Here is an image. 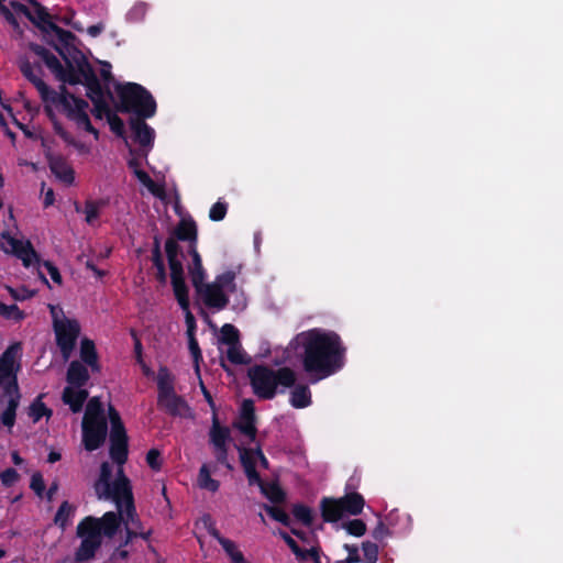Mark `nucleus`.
<instances>
[{
  "instance_id": "8",
  "label": "nucleus",
  "mask_w": 563,
  "mask_h": 563,
  "mask_svg": "<svg viewBox=\"0 0 563 563\" xmlns=\"http://www.w3.org/2000/svg\"><path fill=\"white\" fill-rule=\"evenodd\" d=\"M240 460L251 485H258L262 493L272 501H280L284 498V493L278 485L263 484L260 479V470L268 466L260 445L240 449Z\"/></svg>"
},
{
  "instance_id": "31",
  "label": "nucleus",
  "mask_w": 563,
  "mask_h": 563,
  "mask_svg": "<svg viewBox=\"0 0 563 563\" xmlns=\"http://www.w3.org/2000/svg\"><path fill=\"white\" fill-rule=\"evenodd\" d=\"M209 532L221 544V547H222L223 551L225 552L227 556L229 558V560L231 558H233L235 552L240 551V548H239V545L235 542H233L230 539H227V538L222 537L218 532V530L214 529L213 527L209 528Z\"/></svg>"
},
{
  "instance_id": "64",
  "label": "nucleus",
  "mask_w": 563,
  "mask_h": 563,
  "mask_svg": "<svg viewBox=\"0 0 563 563\" xmlns=\"http://www.w3.org/2000/svg\"><path fill=\"white\" fill-rule=\"evenodd\" d=\"M11 457H12V461H13V463H14L15 465H20V464H22V463H23V460H22V457L19 455V453H18V452H12Z\"/></svg>"
},
{
  "instance_id": "22",
  "label": "nucleus",
  "mask_w": 563,
  "mask_h": 563,
  "mask_svg": "<svg viewBox=\"0 0 563 563\" xmlns=\"http://www.w3.org/2000/svg\"><path fill=\"white\" fill-rule=\"evenodd\" d=\"M158 405L172 415L186 416L189 412L186 402L174 390L158 394Z\"/></svg>"
},
{
  "instance_id": "54",
  "label": "nucleus",
  "mask_w": 563,
  "mask_h": 563,
  "mask_svg": "<svg viewBox=\"0 0 563 563\" xmlns=\"http://www.w3.org/2000/svg\"><path fill=\"white\" fill-rule=\"evenodd\" d=\"M128 166L132 170L133 175L137 178V172H144L141 167V164L136 157H131L128 161Z\"/></svg>"
},
{
  "instance_id": "26",
  "label": "nucleus",
  "mask_w": 563,
  "mask_h": 563,
  "mask_svg": "<svg viewBox=\"0 0 563 563\" xmlns=\"http://www.w3.org/2000/svg\"><path fill=\"white\" fill-rule=\"evenodd\" d=\"M97 525L99 538L102 536L112 537L119 527V518L114 512H107L101 519L92 518Z\"/></svg>"
},
{
  "instance_id": "29",
  "label": "nucleus",
  "mask_w": 563,
  "mask_h": 563,
  "mask_svg": "<svg viewBox=\"0 0 563 563\" xmlns=\"http://www.w3.org/2000/svg\"><path fill=\"white\" fill-rule=\"evenodd\" d=\"M75 514V506L70 505L68 501H64L58 508L54 522L60 529H66L70 523Z\"/></svg>"
},
{
  "instance_id": "53",
  "label": "nucleus",
  "mask_w": 563,
  "mask_h": 563,
  "mask_svg": "<svg viewBox=\"0 0 563 563\" xmlns=\"http://www.w3.org/2000/svg\"><path fill=\"white\" fill-rule=\"evenodd\" d=\"M344 549L349 553L347 558L344 561H346L347 563H358V562H362V558L360 556L358 550H357L356 547L345 544Z\"/></svg>"
},
{
  "instance_id": "9",
  "label": "nucleus",
  "mask_w": 563,
  "mask_h": 563,
  "mask_svg": "<svg viewBox=\"0 0 563 563\" xmlns=\"http://www.w3.org/2000/svg\"><path fill=\"white\" fill-rule=\"evenodd\" d=\"M82 443L88 451L100 448L107 437V421L99 398H91L82 419Z\"/></svg>"
},
{
  "instance_id": "12",
  "label": "nucleus",
  "mask_w": 563,
  "mask_h": 563,
  "mask_svg": "<svg viewBox=\"0 0 563 563\" xmlns=\"http://www.w3.org/2000/svg\"><path fill=\"white\" fill-rule=\"evenodd\" d=\"M89 378L88 372L79 362H71L67 371V386L63 391V401L69 406L71 411L81 410L88 391L84 388Z\"/></svg>"
},
{
  "instance_id": "60",
  "label": "nucleus",
  "mask_w": 563,
  "mask_h": 563,
  "mask_svg": "<svg viewBox=\"0 0 563 563\" xmlns=\"http://www.w3.org/2000/svg\"><path fill=\"white\" fill-rule=\"evenodd\" d=\"M200 387H201V390H202V394L206 398V400L212 406L213 402H212V398H211V395L210 393L207 390V388L205 387L203 383L200 380Z\"/></svg>"
},
{
  "instance_id": "1",
  "label": "nucleus",
  "mask_w": 563,
  "mask_h": 563,
  "mask_svg": "<svg viewBox=\"0 0 563 563\" xmlns=\"http://www.w3.org/2000/svg\"><path fill=\"white\" fill-rule=\"evenodd\" d=\"M52 30L59 42L56 49L63 57L65 65H63L55 55L41 46H32L34 54L40 57L54 77L60 82L88 86V97L95 103L93 114L98 119L106 117L111 130L118 135H123V121L118 115L110 112L108 106L102 102L99 91L95 89L93 86L97 87L98 85L93 81L92 68L85 54L75 46V35L56 26H52Z\"/></svg>"
},
{
  "instance_id": "42",
  "label": "nucleus",
  "mask_w": 563,
  "mask_h": 563,
  "mask_svg": "<svg viewBox=\"0 0 563 563\" xmlns=\"http://www.w3.org/2000/svg\"><path fill=\"white\" fill-rule=\"evenodd\" d=\"M147 12V5L143 2L135 3L128 13V18L130 21L137 22L141 21Z\"/></svg>"
},
{
  "instance_id": "3",
  "label": "nucleus",
  "mask_w": 563,
  "mask_h": 563,
  "mask_svg": "<svg viewBox=\"0 0 563 563\" xmlns=\"http://www.w3.org/2000/svg\"><path fill=\"white\" fill-rule=\"evenodd\" d=\"M287 351L301 360L303 371L314 382L331 376L344 364L345 349L340 336L320 328L298 333Z\"/></svg>"
},
{
  "instance_id": "39",
  "label": "nucleus",
  "mask_w": 563,
  "mask_h": 563,
  "mask_svg": "<svg viewBox=\"0 0 563 563\" xmlns=\"http://www.w3.org/2000/svg\"><path fill=\"white\" fill-rule=\"evenodd\" d=\"M363 558L362 563H375L378 558V547L369 541L362 544Z\"/></svg>"
},
{
  "instance_id": "24",
  "label": "nucleus",
  "mask_w": 563,
  "mask_h": 563,
  "mask_svg": "<svg viewBox=\"0 0 563 563\" xmlns=\"http://www.w3.org/2000/svg\"><path fill=\"white\" fill-rule=\"evenodd\" d=\"M14 11L21 13L40 26H44L48 22V14L43 7L36 2H31L29 7L11 2Z\"/></svg>"
},
{
  "instance_id": "7",
  "label": "nucleus",
  "mask_w": 563,
  "mask_h": 563,
  "mask_svg": "<svg viewBox=\"0 0 563 563\" xmlns=\"http://www.w3.org/2000/svg\"><path fill=\"white\" fill-rule=\"evenodd\" d=\"M254 393L264 399H271L276 394L277 386L289 387L296 380V374L288 367L277 371L264 366H255L249 371Z\"/></svg>"
},
{
  "instance_id": "35",
  "label": "nucleus",
  "mask_w": 563,
  "mask_h": 563,
  "mask_svg": "<svg viewBox=\"0 0 563 563\" xmlns=\"http://www.w3.org/2000/svg\"><path fill=\"white\" fill-rule=\"evenodd\" d=\"M52 411L42 402L41 398L34 400L29 408V416L33 422L40 421L43 417L49 418Z\"/></svg>"
},
{
  "instance_id": "17",
  "label": "nucleus",
  "mask_w": 563,
  "mask_h": 563,
  "mask_svg": "<svg viewBox=\"0 0 563 563\" xmlns=\"http://www.w3.org/2000/svg\"><path fill=\"white\" fill-rule=\"evenodd\" d=\"M2 239L5 241L4 250L15 254L24 266L29 267L37 262L36 253L29 241L14 239L7 233L2 234Z\"/></svg>"
},
{
  "instance_id": "40",
  "label": "nucleus",
  "mask_w": 563,
  "mask_h": 563,
  "mask_svg": "<svg viewBox=\"0 0 563 563\" xmlns=\"http://www.w3.org/2000/svg\"><path fill=\"white\" fill-rule=\"evenodd\" d=\"M343 528L347 531V533L354 537H362L366 531V525L360 519L345 522Z\"/></svg>"
},
{
  "instance_id": "30",
  "label": "nucleus",
  "mask_w": 563,
  "mask_h": 563,
  "mask_svg": "<svg viewBox=\"0 0 563 563\" xmlns=\"http://www.w3.org/2000/svg\"><path fill=\"white\" fill-rule=\"evenodd\" d=\"M147 190L150 194L157 198H164L165 189L164 186L154 181L145 172H137L136 178Z\"/></svg>"
},
{
  "instance_id": "23",
  "label": "nucleus",
  "mask_w": 563,
  "mask_h": 563,
  "mask_svg": "<svg viewBox=\"0 0 563 563\" xmlns=\"http://www.w3.org/2000/svg\"><path fill=\"white\" fill-rule=\"evenodd\" d=\"M217 466L213 463H203L199 468L197 476V486L212 494L217 493L220 488V482L216 479L212 474L216 473Z\"/></svg>"
},
{
  "instance_id": "59",
  "label": "nucleus",
  "mask_w": 563,
  "mask_h": 563,
  "mask_svg": "<svg viewBox=\"0 0 563 563\" xmlns=\"http://www.w3.org/2000/svg\"><path fill=\"white\" fill-rule=\"evenodd\" d=\"M137 362L141 365L144 375H146V376L153 375L152 369L143 362L142 357H140Z\"/></svg>"
},
{
  "instance_id": "25",
  "label": "nucleus",
  "mask_w": 563,
  "mask_h": 563,
  "mask_svg": "<svg viewBox=\"0 0 563 563\" xmlns=\"http://www.w3.org/2000/svg\"><path fill=\"white\" fill-rule=\"evenodd\" d=\"M189 253L191 263L188 265L189 275L194 287L201 285L206 277V272L202 267L201 257L195 244H190Z\"/></svg>"
},
{
  "instance_id": "37",
  "label": "nucleus",
  "mask_w": 563,
  "mask_h": 563,
  "mask_svg": "<svg viewBox=\"0 0 563 563\" xmlns=\"http://www.w3.org/2000/svg\"><path fill=\"white\" fill-rule=\"evenodd\" d=\"M227 349L223 351L227 354L228 360L235 364H242L246 362L245 354L243 353L241 345L236 343L227 344Z\"/></svg>"
},
{
  "instance_id": "14",
  "label": "nucleus",
  "mask_w": 563,
  "mask_h": 563,
  "mask_svg": "<svg viewBox=\"0 0 563 563\" xmlns=\"http://www.w3.org/2000/svg\"><path fill=\"white\" fill-rule=\"evenodd\" d=\"M21 355V344L14 343L0 357V386L3 388V397L9 395L11 388H18L16 373L20 369Z\"/></svg>"
},
{
  "instance_id": "28",
  "label": "nucleus",
  "mask_w": 563,
  "mask_h": 563,
  "mask_svg": "<svg viewBox=\"0 0 563 563\" xmlns=\"http://www.w3.org/2000/svg\"><path fill=\"white\" fill-rule=\"evenodd\" d=\"M80 357L93 371H99L97 352L92 341L88 339L81 341Z\"/></svg>"
},
{
  "instance_id": "20",
  "label": "nucleus",
  "mask_w": 563,
  "mask_h": 563,
  "mask_svg": "<svg viewBox=\"0 0 563 563\" xmlns=\"http://www.w3.org/2000/svg\"><path fill=\"white\" fill-rule=\"evenodd\" d=\"M130 125L134 133V140L143 148V156L146 157L148 151L153 147L155 131L140 119L131 120Z\"/></svg>"
},
{
  "instance_id": "4",
  "label": "nucleus",
  "mask_w": 563,
  "mask_h": 563,
  "mask_svg": "<svg viewBox=\"0 0 563 563\" xmlns=\"http://www.w3.org/2000/svg\"><path fill=\"white\" fill-rule=\"evenodd\" d=\"M21 70L38 90L41 98L45 103V110L51 117L53 123L57 122L54 119L53 112H60L68 120L74 122L77 129L93 134L95 139L98 140L99 133L91 125L89 119V104L87 101L74 96L64 86H62L58 91L51 90L29 62L21 63Z\"/></svg>"
},
{
  "instance_id": "16",
  "label": "nucleus",
  "mask_w": 563,
  "mask_h": 563,
  "mask_svg": "<svg viewBox=\"0 0 563 563\" xmlns=\"http://www.w3.org/2000/svg\"><path fill=\"white\" fill-rule=\"evenodd\" d=\"M254 404L250 399H245L240 409V416L234 423L235 428L240 430V432L244 435L245 442H242L238 445V450L246 449L245 444L247 442H253L256 435V428L254 424Z\"/></svg>"
},
{
  "instance_id": "55",
  "label": "nucleus",
  "mask_w": 563,
  "mask_h": 563,
  "mask_svg": "<svg viewBox=\"0 0 563 563\" xmlns=\"http://www.w3.org/2000/svg\"><path fill=\"white\" fill-rule=\"evenodd\" d=\"M104 31V24L102 22L96 24V25H91L87 29V33L91 36V37H97L99 36L102 32Z\"/></svg>"
},
{
  "instance_id": "11",
  "label": "nucleus",
  "mask_w": 563,
  "mask_h": 563,
  "mask_svg": "<svg viewBox=\"0 0 563 563\" xmlns=\"http://www.w3.org/2000/svg\"><path fill=\"white\" fill-rule=\"evenodd\" d=\"M48 307L53 318L57 345L62 351L63 357L68 360L74 351L80 327L76 320L67 318L60 307L54 305Z\"/></svg>"
},
{
  "instance_id": "43",
  "label": "nucleus",
  "mask_w": 563,
  "mask_h": 563,
  "mask_svg": "<svg viewBox=\"0 0 563 563\" xmlns=\"http://www.w3.org/2000/svg\"><path fill=\"white\" fill-rule=\"evenodd\" d=\"M101 207H102V203H100V202H87L86 203L84 212L86 216V221L88 223H91L99 217Z\"/></svg>"
},
{
  "instance_id": "33",
  "label": "nucleus",
  "mask_w": 563,
  "mask_h": 563,
  "mask_svg": "<svg viewBox=\"0 0 563 563\" xmlns=\"http://www.w3.org/2000/svg\"><path fill=\"white\" fill-rule=\"evenodd\" d=\"M176 235L179 240H189L195 244L196 225L192 221L183 220L176 229Z\"/></svg>"
},
{
  "instance_id": "52",
  "label": "nucleus",
  "mask_w": 563,
  "mask_h": 563,
  "mask_svg": "<svg viewBox=\"0 0 563 563\" xmlns=\"http://www.w3.org/2000/svg\"><path fill=\"white\" fill-rule=\"evenodd\" d=\"M267 514L275 520L283 522L285 525L288 523V516L285 511L277 507H266Z\"/></svg>"
},
{
  "instance_id": "19",
  "label": "nucleus",
  "mask_w": 563,
  "mask_h": 563,
  "mask_svg": "<svg viewBox=\"0 0 563 563\" xmlns=\"http://www.w3.org/2000/svg\"><path fill=\"white\" fill-rule=\"evenodd\" d=\"M20 393L18 388H11L9 390V395L4 396L1 399V405L3 406L2 412L0 415L1 423L11 430L15 423V412L16 408L20 404Z\"/></svg>"
},
{
  "instance_id": "51",
  "label": "nucleus",
  "mask_w": 563,
  "mask_h": 563,
  "mask_svg": "<svg viewBox=\"0 0 563 563\" xmlns=\"http://www.w3.org/2000/svg\"><path fill=\"white\" fill-rule=\"evenodd\" d=\"M41 266L46 269V272L48 273V275L51 276L52 280L55 284L62 285L63 279H62V275H60L59 271L57 269V267H55L49 262H44Z\"/></svg>"
},
{
  "instance_id": "46",
  "label": "nucleus",
  "mask_w": 563,
  "mask_h": 563,
  "mask_svg": "<svg viewBox=\"0 0 563 563\" xmlns=\"http://www.w3.org/2000/svg\"><path fill=\"white\" fill-rule=\"evenodd\" d=\"M227 213V205L223 202H216L209 212V217L212 221H220L225 217Z\"/></svg>"
},
{
  "instance_id": "34",
  "label": "nucleus",
  "mask_w": 563,
  "mask_h": 563,
  "mask_svg": "<svg viewBox=\"0 0 563 563\" xmlns=\"http://www.w3.org/2000/svg\"><path fill=\"white\" fill-rule=\"evenodd\" d=\"M0 316L14 322H19L25 317L24 312L16 305H5L2 301H0Z\"/></svg>"
},
{
  "instance_id": "41",
  "label": "nucleus",
  "mask_w": 563,
  "mask_h": 563,
  "mask_svg": "<svg viewBox=\"0 0 563 563\" xmlns=\"http://www.w3.org/2000/svg\"><path fill=\"white\" fill-rule=\"evenodd\" d=\"M220 342L223 345L238 342V330L231 324H224L221 329Z\"/></svg>"
},
{
  "instance_id": "63",
  "label": "nucleus",
  "mask_w": 563,
  "mask_h": 563,
  "mask_svg": "<svg viewBox=\"0 0 563 563\" xmlns=\"http://www.w3.org/2000/svg\"><path fill=\"white\" fill-rule=\"evenodd\" d=\"M57 489H58V485H57L56 483H54V484L49 487V489H48V492H47V498H48V500H52V498H53V496L56 494Z\"/></svg>"
},
{
  "instance_id": "36",
  "label": "nucleus",
  "mask_w": 563,
  "mask_h": 563,
  "mask_svg": "<svg viewBox=\"0 0 563 563\" xmlns=\"http://www.w3.org/2000/svg\"><path fill=\"white\" fill-rule=\"evenodd\" d=\"M156 380H157V385H158V394L174 390V387H173L174 379H173L172 374L168 372V369L166 367L159 368V371L157 373Z\"/></svg>"
},
{
  "instance_id": "10",
  "label": "nucleus",
  "mask_w": 563,
  "mask_h": 563,
  "mask_svg": "<svg viewBox=\"0 0 563 563\" xmlns=\"http://www.w3.org/2000/svg\"><path fill=\"white\" fill-rule=\"evenodd\" d=\"M117 92L122 110L133 111L143 118H151L156 112V102L152 95L137 84L118 85Z\"/></svg>"
},
{
  "instance_id": "13",
  "label": "nucleus",
  "mask_w": 563,
  "mask_h": 563,
  "mask_svg": "<svg viewBox=\"0 0 563 563\" xmlns=\"http://www.w3.org/2000/svg\"><path fill=\"white\" fill-rule=\"evenodd\" d=\"M364 498L356 493L349 494L339 499L324 498L321 503L324 520L335 522L344 515H358L364 508Z\"/></svg>"
},
{
  "instance_id": "5",
  "label": "nucleus",
  "mask_w": 563,
  "mask_h": 563,
  "mask_svg": "<svg viewBox=\"0 0 563 563\" xmlns=\"http://www.w3.org/2000/svg\"><path fill=\"white\" fill-rule=\"evenodd\" d=\"M240 274L241 266H236L218 275L212 283H202L195 289L203 303L210 308L223 309L229 303L231 295L233 308L242 310L247 305V298L236 282Z\"/></svg>"
},
{
  "instance_id": "15",
  "label": "nucleus",
  "mask_w": 563,
  "mask_h": 563,
  "mask_svg": "<svg viewBox=\"0 0 563 563\" xmlns=\"http://www.w3.org/2000/svg\"><path fill=\"white\" fill-rule=\"evenodd\" d=\"M77 533L81 538V544L76 552V561H88L93 558L96 550L101 543L97 525L92 521V517H87L78 525Z\"/></svg>"
},
{
  "instance_id": "2",
  "label": "nucleus",
  "mask_w": 563,
  "mask_h": 563,
  "mask_svg": "<svg viewBox=\"0 0 563 563\" xmlns=\"http://www.w3.org/2000/svg\"><path fill=\"white\" fill-rule=\"evenodd\" d=\"M109 417L112 427L110 456L117 466L102 463L93 487L99 499L115 501L121 519L129 526L134 520L135 508L130 481L123 473V464L128 457L126 435L118 412L110 409Z\"/></svg>"
},
{
  "instance_id": "45",
  "label": "nucleus",
  "mask_w": 563,
  "mask_h": 563,
  "mask_svg": "<svg viewBox=\"0 0 563 563\" xmlns=\"http://www.w3.org/2000/svg\"><path fill=\"white\" fill-rule=\"evenodd\" d=\"M8 291L15 300H26L35 296V290L27 289L25 287H21L18 289H14L12 287H7Z\"/></svg>"
},
{
  "instance_id": "61",
  "label": "nucleus",
  "mask_w": 563,
  "mask_h": 563,
  "mask_svg": "<svg viewBox=\"0 0 563 563\" xmlns=\"http://www.w3.org/2000/svg\"><path fill=\"white\" fill-rule=\"evenodd\" d=\"M86 266H87V268H89V269H90V271H91L96 276H98V277L103 276V273H102L100 269H98V268H97L93 264H91L90 262H88V263L86 264Z\"/></svg>"
},
{
  "instance_id": "6",
  "label": "nucleus",
  "mask_w": 563,
  "mask_h": 563,
  "mask_svg": "<svg viewBox=\"0 0 563 563\" xmlns=\"http://www.w3.org/2000/svg\"><path fill=\"white\" fill-rule=\"evenodd\" d=\"M165 250L169 262L174 292L180 308L185 313L187 335L191 336L192 334H195L196 321L194 314L189 310L188 288L185 284L184 269L181 263L183 256L179 251V245L176 240L169 239L166 242Z\"/></svg>"
},
{
  "instance_id": "48",
  "label": "nucleus",
  "mask_w": 563,
  "mask_h": 563,
  "mask_svg": "<svg viewBox=\"0 0 563 563\" xmlns=\"http://www.w3.org/2000/svg\"><path fill=\"white\" fill-rule=\"evenodd\" d=\"M0 479L3 485L12 486L19 479V474L13 468H8L0 474Z\"/></svg>"
},
{
  "instance_id": "58",
  "label": "nucleus",
  "mask_w": 563,
  "mask_h": 563,
  "mask_svg": "<svg viewBox=\"0 0 563 563\" xmlns=\"http://www.w3.org/2000/svg\"><path fill=\"white\" fill-rule=\"evenodd\" d=\"M54 203V192L52 189H48L45 194H44V206L45 207H48Z\"/></svg>"
},
{
  "instance_id": "62",
  "label": "nucleus",
  "mask_w": 563,
  "mask_h": 563,
  "mask_svg": "<svg viewBox=\"0 0 563 563\" xmlns=\"http://www.w3.org/2000/svg\"><path fill=\"white\" fill-rule=\"evenodd\" d=\"M101 76L104 79H109L110 78V65L108 63L103 64V68L101 70Z\"/></svg>"
},
{
  "instance_id": "32",
  "label": "nucleus",
  "mask_w": 563,
  "mask_h": 563,
  "mask_svg": "<svg viewBox=\"0 0 563 563\" xmlns=\"http://www.w3.org/2000/svg\"><path fill=\"white\" fill-rule=\"evenodd\" d=\"M280 536L298 559L307 560L310 556L317 555L316 549L312 545L308 549H300L291 537L286 533H282Z\"/></svg>"
},
{
  "instance_id": "50",
  "label": "nucleus",
  "mask_w": 563,
  "mask_h": 563,
  "mask_svg": "<svg viewBox=\"0 0 563 563\" xmlns=\"http://www.w3.org/2000/svg\"><path fill=\"white\" fill-rule=\"evenodd\" d=\"M31 488L38 495L42 496L45 489V484L42 475L40 473H35L31 478Z\"/></svg>"
},
{
  "instance_id": "18",
  "label": "nucleus",
  "mask_w": 563,
  "mask_h": 563,
  "mask_svg": "<svg viewBox=\"0 0 563 563\" xmlns=\"http://www.w3.org/2000/svg\"><path fill=\"white\" fill-rule=\"evenodd\" d=\"M230 439L229 429L222 428L214 420L210 431V441L214 448L218 462L227 464L228 442Z\"/></svg>"
},
{
  "instance_id": "27",
  "label": "nucleus",
  "mask_w": 563,
  "mask_h": 563,
  "mask_svg": "<svg viewBox=\"0 0 563 563\" xmlns=\"http://www.w3.org/2000/svg\"><path fill=\"white\" fill-rule=\"evenodd\" d=\"M290 404L295 408H305L311 404V393L308 386L298 385L290 393Z\"/></svg>"
},
{
  "instance_id": "57",
  "label": "nucleus",
  "mask_w": 563,
  "mask_h": 563,
  "mask_svg": "<svg viewBox=\"0 0 563 563\" xmlns=\"http://www.w3.org/2000/svg\"><path fill=\"white\" fill-rule=\"evenodd\" d=\"M230 563H251V562L245 558L243 552L240 550V551L235 552L233 558L230 559Z\"/></svg>"
},
{
  "instance_id": "47",
  "label": "nucleus",
  "mask_w": 563,
  "mask_h": 563,
  "mask_svg": "<svg viewBox=\"0 0 563 563\" xmlns=\"http://www.w3.org/2000/svg\"><path fill=\"white\" fill-rule=\"evenodd\" d=\"M188 343H189L190 353H191V355H192V357L195 360V363H196V373L199 374L198 362L201 358V352H200V349L198 346V342L195 339V334H192L191 336H188Z\"/></svg>"
},
{
  "instance_id": "56",
  "label": "nucleus",
  "mask_w": 563,
  "mask_h": 563,
  "mask_svg": "<svg viewBox=\"0 0 563 563\" xmlns=\"http://www.w3.org/2000/svg\"><path fill=\"white\" fill-rule=\"evenodd\" d=\"M128 551L124 550V549H117L112 555H111V561L112 562H120V561H124L126 560L128 558Z\"/></svg>"
},
{
  "instance_id": "38",
  "label": "nucleus",
  "mask_w": 563,
  "mask_h": 563,
  "mask_svg": "<svg viewBox=\"0 0 563 563\" xmlns=\"http://www.w3.org/2000/svg\"><path fill=\"white\" fill-rule=\"evenodd\" d=\"M54 129L56 133H58L67 143L73 144L79 154L90 153V147L86 144L75 142L73 137L63 129L60 123L54 122Z\"/></svg>"
},
{
  "instance_id": "44",
  "label": "nucleus",
  "mask_w": 563,
  "mask_h": 563,
  "mask_svg": "<svg viewBox=\"0 0 563 563\" xmlns=\"http://www.w3.org/2000/svg\"><path fill=\"white\" fill-rule=\"evenodd\" d=\"M294 516L302 523L309 526L312 522V512L305 506H296L292 510Z\"/></svg>"
},
{
  "instance_id": "49",
  "label": "nucleus",
  "mask_w": 563,
  "mask_h": 563,
  "mask_svg": "<svg viewBox=\"0 0 563 563\" xmlns=\"http://www.w3.org/2000/svg\"><path fill=\"white\" fill-rule=\"evenodd\" d=\"M146 462L153 470H159L162 466L161 453L157 450H151L146 454Z\"/></svg>"
},
{
  "instance_id": "21",
  "label": "nucleus",
  "mask_w": 563,
  "mask_h": 563,
  "mask_svg": "<svg viewBox=\"0 0 563 563\" xmlns=\"http://www.w3.org/2000/svg\"><path fill=\"white\" fill-rule=\"evenodd\" d=\"M49 168L54 176L63 184L70 186L75 181V170L71 165L63 157L56 156L49 158Z\"/></svg>"
}]
</instances>
